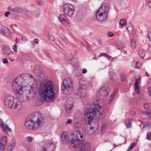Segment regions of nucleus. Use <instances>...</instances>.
Listing matches in <instances>:
<instances>
[{"mask_svg": "<svg viewBox=\"0 0 151 151\" xmlns=\"http://www.w3.org/2000/svg\"><path fill=\"white\" fill-rule=\"evenodd\" d=\"M150 105V103H147L144 105V107L146 109H148Z\"/></svg>", "mask_w": 151, "mask_h": 151, "instance_id": "nucleus-42", "label": "nucleus"}, {"mask_svg": "<svg viewBox=\"0 0 151 151\" xmlns=\"http://www.w3.org/2000/svg\"><path fill=\"white\" fill-rule=\"evenodd\" d=\"M135 143L134 142H133L131 144H130L127 150V151L132 149L133 147L135 145Z\"/></svg>", "mask_w": 151, "mask_h": 151, "instance_id": "nucleus-34", "label": "nucleus"}, {"mask_svg": "<svg viewBox=\"0 0 151 151\" xmlns=\"http://www.w3.org/2000/svg\"><path fill=\"white\" fill-rule=\"evenodd\" d=\"M109 10L108 5L106 3L103 4L95 12L96 20L101 22L106 19L108 18Z\"/></svg>", "mask_w": 151, "mask_h": 151, "instance_id": "nucleus-5", "label": "nucleus"}, {"mask_svg": "<svg viewBox=\"0 0 151 151\" xmlns=\"http://www.w3.org/2000/svg\"><path fill=\"white\" fill-rule=\"evenodd\" d=\"M5 146L0 144V151H3L4 150V148Z\"/></svg>", "mask_w": 151, "mask_h": 151, "instance_id": "nucleus-45", "label": "nucleus"}, {"mask_svg": "<svg viewBox=\"0 0 151 151\" xmlns=\"http://www.w3.org/2000/svg\"><path fill=\"white\" fill-rule=\"evenodd\" d=\"M75 121L76 122L75 123V127L76 128H78L80 126V122L81 121V119L79 117H76L75 119Z\"/></svg>", "mask_w": 151, "mask_h": 151, "instance_id": "nucleus-20", "label": "nucleus"}, {"mask_svg": "<svg viewBox=\"0 0 151 151\" xmlns=\"http://www.w3.org/2000/svg\"><path fill=\"white\" fill-rule=\"evenodd\" d=\"M132 121V120L131 119L127 120L125 121V124L127 128H129L131 127V123Z\"/></svg>", "mask_w": 151, "mask_h": 151, "instance_id": "nucleus-25", "label": "nucleus"}, {"mask_svg": "<svg viewBox=\"0 0 151 151\" xmlns=\"http://www.w3.org/2000/svg\"><path fill=\"white\" fill-rule=\"evenodd\" d=\"M1 52L6 56H9L12 53V51L10 48L7 46H3Z\"/></svg>", "mask_w": 151, "mask_h": 151, "instance_id": "nucleus-14", "label": "nucleus"}, {"mask_svg": "<svg viewBox=\"0 0 151 151\" xmlns=\"http://www.w3.org/2000/svg\"><path fill=\"white\" fill-rule=\"evenodd\" d=\"M74 100L73 98H70L68 99L65 104V110L67 113L70 114L73 111L74 108Z\"/></svg>", "mask_w": 151, "mask_h": 151, "instance_id": "nucleus-9", "label": "nucleus"}, {"mask_svg": "<svg viewBox=\"0 0 151 151\" xmlns=\"http://www.w3.org/2000/svg\"><path fill=\"white\" fill-rule=\"evenodd\" d=\"M16 8H13V9H9L10 11H12V12H16Z\"/></svg>", "mask_w": 151, "mask_h": 151, "instance_id": "nucleus-64", "label": "nucleus"}, {"mask_svg": "<svg viewBox=\"0 0 151 151\" xmlns=\"http://www.w3.org/2000/svg\"><path fill=\"white\" fill-rule=\"evenodd\" d=\"M102 56H104L107 57L109 60H110L111 56L109 55L108 54L105 53H102L100 54L99 55V57H101Z\"/></svg>", "mask_w": 151, "mask_h": 151, "instance_id": "nucleus-31", "label": "nucleus"}, {"mask_svg": "<svg viewBox=\"0 0 151 151\" xmlns=\"http://www.w3.org/2000/svg\"><path fill=\"white\" fill-rule=\"evenodd\" d=\"M145 124H146V126L147 127L148 126H151V123L149 122L146 123Z\"/></svg>", "mask_w": 151, "mask_h": 151, "instance_id": "nucleus-57", "label": "nucleus"}, {"mask_svg": "<svg viewBox=\"0 0 151 151\" xmlns=\"http://www.w3.org/2000/svg\"><path fill=\"white\" fill-rule=\"evenodd\" d=\"M145 115L148 117L150 116V114L148 112H146L145 113Z\"/></svg>", "mask_w": 151, "mask_h": 151, "instance_id": "nucleus-62", "label": "nucleus"}, {"mask_svg": "<svg viewBox=\"0 0 151 151\" xmlns=\"http://www.w3.org/2000/svg\"><path fill=\"white\" fill-rule=\"evenodd\" d=\"M106 125H103L101 127V131L102 132H104L106 130Z\"/></svg>", "mask_w": 151, "mask_h": 151, "instance_id": "nucleus-41", "label": "nucleus"}, {"mask_svg": "<svg viewBox=\"0 0 151 151\" xmlns=\"http://www.w3.org/2000/svg\"><path fill=\"white\" fill-rule=\"evenodd\" d=\"M139 55L142 58H143L145 55V52L143 50H140L139 52Z\"/></svg>", "mask_w": 151, "mask_h": 151, "instance_id": "nucleus-30", "label": "nucleus"}, {"mask_svg": "<svg viewBox=\"0 0 151 151\" xmlns=\"http://www.w3.org/2000/svg\"><path fill=\"white\" fill-rule=\"evenodd\" d=\"M22 107V105L21 102L16 99L10 109H14L16 111H19L21 109Z\"/></svg>", "mask_w": 151, "mask_h": 151, "instance_id": "nucleus-12", "label": "nucleus"}, {"mask_svg": "<svg viewBox=\"0 0 151 151\" xmlns=\"http://www.w3.org/2000/svg\"><path fill=\"white\" fill-rule=\"evenodd\" d=\"M141 99H142V98H141L139 96H138L137 97V100H136L137 102L139 101L140 100H141Z\"/></svg>", "mask_w": 151, "mask_h": 151, "instance_id": "nucleus-54", "label": "nucleus"}, {"mask_svg": "<svg viewBox=\"0 0 151 151\" xmlns=\"http://www.w3.org/2000/svg\"><path fill=\"white\" fill-rule=\"evenodd\" d=\"M45 119L42 115L37 113L33 115L29 120L25 122V126L27 129L35 131L40 128L44 123Z\"/></svg>", "mask_w": 151, "mask_h": 151, "instance_id": "nucleus-4", "label": "nucleus"}, {"mask_svg": "<svg viewBox=\"0 0 151 151\" xmlns=\"http://www.w3.org/2000/svg\"><path fill=\"white\" fill-rule=\"evenodd\" d=\"M147 50L149 52H151V45H150L148 47Z\"/></svg>", "mask_w": 151, "mask_h": 151, "instance_id": "nucleus-60", "label": "nucleus"}, {"mask_svg": "<svg viewBox=\"0 0 151 151\" xmlns=\"http://www.w3.org/2000/svg\"><path fill=\"white\" fill-rule=\"evenodd\" d=\"M16 98L11 96H8L4 99V104L7 107L11 108Z\"/></svg>", "mask_w": 151, "mask_h": 151, "instance_id": "nucleus-11", "label": "nucleus"}, {"mask_svg": "<svg viewBox=\"0 0 151 151\" xmlns=\"http://www.w3.org/2000/svg\"><path fill=\"white\" fill-rule=\"evenodd\" d=\"M34 72L36 75L38 76H40V74H41V73L40 70L37 69L35 70Z\"/></svg>", "mask_w": 151, "mask_h": 151, "instance_id": "nucleus-35", "label": "nucleus"}, {"mask_svg": "<svg viewBox=\"0 0 151 151\" xmlns=\"http://www.w3.org/2000/svg\"><path fill=\"white\" fill-rule=\"evenodd\" d=\"M145 75L147 77H149L150 75L148 74L147 72H146L145 73Z\"/></svg>", "mask_w": 151, "mask_h": 151, "instance_id": "nucleus-63", "label": "nucleus"}, {"mask_svg": "<svg viewBox=\"0 0 151 151\" xmlns=\"http://www.w3.org/2000/svg\"><path fill=\"white\" fill-rule=\"evenodd\" d=\"M121 80L122 81H124L126 80V76L124 75H122L121 76Z\"/></svg>", "mask_w": 151, "mask_h": 151, "instance_id": "nucleus-44", "label": "nucleus"}, {"mask_svg": "<svg viewBox=\"0 0 151 151\" xmlns=\"http://www.w3.org/2000/svg\"><path fill=\"white\" fill-rule=\"evenodd\" d=\"M96 130H94L93 128L90 127L88 130V133L89 134L91 135L94 133Z\"/></svg>", "mask_w": 151, "mask_h": 151, "instance_id": "nucleus-27", "label": "nucleus"}, {"mask_svg": "<svg viewBox=\"0 0 151 151\" xmlns=\"http://www.w3.org/2000/svg\"><path fill=\"white\" fill-rule=\"evenodd\" d=\"M108 89L107 86H103L99 89L96 92L97 97L103 99L104 97H107L108 95Z\"/></svg>", "mask_w": 151, "mask_h": 151, "instance_id": "nucleus-8", "label": "nucleus"}, {"mask_svg": "<svg viewBox=\"0 0 151 151\" xmlns=\"http://www.w3.org/2000/svg\"><path fill=\"white\" fill-rule=\"evenodd\" d=\"M0 126L3 131H5V129H6L9 132L11 131V129L10 128H9L8 126L6 125L5 127L2 121L1 122L0 121Z\"/></svg>", "mask_w": 151, "mask_h": 151, "instance_id": "nucleus-22", "label": "nucleus"}, {"mask_svg": "<svg viewBox=\"0 0 151 151\" xmlns=\"http://www.w3.org/2000/svg\"><path fill=\"white\" fill-rule=\"evenodd\" d=\"M2 62L4 64H7L8 63V61L5 58H4L2 60Z\"/></svg>", "mask_w": 151, "mask_h": 151, "instance_id": "nucleus-39", "label": "nucleus"}, {"mask_svg": "<svg viewBox=\"0 0 151 151\" xmlns=\"http://www.w3.org/2000/svg\"><path fill=\"white\" fill-rule=\"evenodd\" d=\"M70 139V136L67 132H64L61 137V140L63 144L69 142Z\"/></svg>", "mask_w": 151, "mask_h": 151, "instance_id": "nucleus-13", "label": "nucleus"}, {"mask_svg": "<svg viewBox=\"0 0 151 151\" xmlns=\"http://www.w3.org/2000/svg\"><path fill=\"white\" fill-rule=\"evenodd\" d=\"M34 42L37 44L38 43V40L37 38H35L34 40Z\"/></svg>", "mask_w": 151, "mask_h": 151, "instance_id": "nucleus-53", "label": "nucleus"}, {"mask_svg": "<svg viewBox=\"0 0 151 151\" xmlns=\"http://www.w3.org/2000/svg\"><path fill=\"white\" fill-rule=\"evenodd\" d=\"M127 30L130 34L132 33L133 31V28L130 27H127Z\"/></svg>", "mask_w": 151, "mask_h": 151, "instance_id": "nucleus-36", "label": "nucleus"}, {"mask_svg": "<svg viewBox=\"0 0 151 151\" xmlns=\"http://www.w3.org/2000/svg\"><path fill=\"white\" fill-rule=\"evenodd\" d=\"M34 81L32 76L28 74H22L18 76L13 81L12 88L17 97L22 96L23 89L27 86L31 81Z\"/></svg>", "mask_w": 151, "mask_h": 151, "instance_id": "nucleus-2", "label": "nucleus"}, {"mask_svg": "<svg viewBox=\"0 0 151 151\" xmlns=\"http://www.w3.org/2000/svg\"><path fill=\"white\" fill-rule=\"evenodd\" d=\"M55 86L50 81H42L38 88V93L44 100L47 101H52L55 98V93L54 90Z\"/></svg>", "mask_w": 151, "mask_h": 151, "instance_id": "nucleus-3", "label": "nucleus"}, {"mask_svg": "<svg viewBox=\"0 0 151 151\" xmlns=\"http://www.w3.org/2000/svg\"><path fill=\"white\" fill-rule=\"evenodd\" d=\"M119 24L122 26L125 25L126 24L125 20L124 19L121 20L120 21Z\"/></svg>", "mask_w": 151, "mask_h": 151, "instance_id": "nucleus-32", "label": "nucleus"}, {"mask_svg": "<svg viewBox=\"0 0 151 151\" xmlns=\"http://www.w3.org/2000/svg\"><path fill=\"white\" fill-rule=\"evenodd\" d=\"M141 79L140 77L137 78L135 83V92L137 94L139 93L140 92V90L139 88L138 84L141 83Z\"/></svg>", "mask_w": 151, "mask_h": 151, "instance_id": "nucleus-17", "label": "nucleus"}, {"mask_svg": "<svg viewBox=\"0 0 151 151\" xmlns=\"http://www.w3.org/2000/svg\"><path fill=\"white\" fill-rule=\"evenodd\" d=\"M88 49V51H90L91 50V46L90 45V46H88V47H86Z\"/></svg>", "mask_w": 151, "mask_h": 151, "instance_id": "nucleus-59", "label": "nucleus"}, {"mask_svg": "<svg viewBox=\"0 0 151 151\" xmlns=\"http://www.w3.org/2000/svg\"><path fill=\"white\" fill-rule=\"evenodd\" d=\"M10 13V12L9 11H7L4 14V16L6 17H8V14H9Z\"/></svg>", "mask_w": 151, "mask_h": 151, "instance_id": "nucleus-51", "label": "nucleus"}, {"mask_svg": "<svg viewBox=\"0 0 151 151\" xmlns=\"http://www.w3.org/2000/svg\"><path fill=\"white\" fill-rule=\"evenodd\" d=\"M138 63H139V62H137V63H136V65H135V68H138V69H139V67L138 66Z\"/></svg>", "mask_w": 151, "mask_h": 151, "instance_id": "nucleus-58", "label": "nucleus"}, {"mask_svg": "<svg viewBox=\"0 0 151 151\" xmlns=\"http://www.w3.org/2000/svg\"><path fill=\"white\" fill-rule=\"evenodd\" d=\"M147 6L149 8H151V1H149L148 3Z\"/></svg>", "mask_w": 151, "mask_h": 151, "instance_id": "nucleus-56", "label": "nucleus"}, {"mask_svg": "<svg viewBox=\"0 0 151 151\" xmlns=\"http://www.w3.org/2000/svg\"><path fill=\"white\" fill-rule=\"evenodd\" d=\"M72 121L71 119H69L68 121L65 123V125H67L68 124H71L72 123Z\"/></svg>", "mask_w": 151, "mask_h": 151, "instance_id": "nucleus-46", "label": "nucleus"}, {"mask_svg": "<svg viewBox=\"0 0 151 151\" xmlns=\"http://www.w3.org/2000/svg\"><path fill=\"white\" fill-rule=\"evenodd\" d=\"M86 88L82 85L79 86L77 91V94L80 96H84L86 92Z\"/></svg>", "mask_w": 151, "mask_h": 151, "instance_id": "nucleus-15", "label": "nucleus"}, {"mask_svg": "<svg viewBox=\"0 0 151 151\" xmlns=\"http://www.w3.org/2000/svg\"><path fill=\"white\" fill-rule=\"evenodd\" d=\"M22 40L24 41H27V37L25 36L22 37Z\"/></svg>", "mask_w": 151, "mask_h": 151, "instance_id": "nucleus-52", "label": "nucleus"}, {"mask_svg": "<svg viewBox=\"0 0 151 151\" xmlns=\"http://www.w3.org/2000/svg\"><path fill=\"white\" fill-rule=\"evenodd\" d=\"M16 145L14 140H12L9 144L7 151H12Z\"/></svg>", "mask_w": 151, "mask_h": 151, "instance_id": "nucleus-19", "label": "nucleus"}, {"mask_svg": "<svg viewBox=\"0 0 151 151\" xmlns=\"http://www.w3.org/2000/svg\"><path fill=\"white\" fill-rule=\"evenodd\" d=\"M55 148V145L54 144L51 142H47L42 147L41 151H53Z\"/></svg>", "mask_w": 151, "mask_h": 151, "instance_id": "nucleus-10", "label": "nucleus"}, {"mask_svg": "<svg viewBox=\"0 0 151 151\" xmlns=\"http://www.w3.org/2000/svg\"><path fill=\"white\" fill-rule=\"evenodd\" d=\"M147 37L150 40L151 42V32H148Z\"/></svg>", "mask_w": 151, "mask_h": 151, "instance_id": "nucleus-47", "label": "nucleus"}, {"mask_svg": "<svg viewBox=\"0 0 151 151\" xmlns=\"http://www.w3.org/2000/svg\"><path fill=\"white\" fill-rule=\"evenodd\" d=\"M94 105V108H90L84 111V121L85 123L90 124L91 127L97 130L99 128V124L98 120H94V119L98 116L99 118L97 119H100L99 116H101L102 115L104 104L101 100H97L96 104Z\"/></svg>", "mask_w": 151, "mask_h": 151, "instance_id": "nucleus-1", "label": "nucleus"}, {"mask_svg": "<svg viewBox=\"0 0 151 151\" xmlns=\"http://www.w3.org/2000/svg\"><path fill=\"white\" fill-rule=\"evenodd\" d=\"M77 61V59L76 58H73L71 59L69 61V63L72 65H74L76 62Z\"/></svg>", "mask_w": 151, "mask_h": 151, "instance_id": "nucleus-29", "label": "nucleus"}, {"mask_svg": "<svg viewBox=\"0 0 151 151\" xmlns=\"http://www.w3.org/2000/svg\"><path fill=\"white\" fill-rule=\"evenodd\" d=\"M7 138L5 136H3L0 139V144L6 145L7 142Z\"/></svg>", "mask_w": 151, "mask_h": 151, "instance_id": "nucleus-24", "label": "nucleus"}, {"mask_svg": "<svg viewBox=\"0 0 151 151\" xmlns=\"http://www.w3.org/2000/svg\"><path fill=\"white\" fill-rule=\"evenodd\" d=\"M82 44L83 45L86 46V47H88V46H90V45L86 41H84L83 42H82Z\"/></svg>", "mask_w": 151, "mask_h": 151, "instance_id": "nucleus-40", "label": "nucleus"}, {"mask_svg": "<svg viewBox=\"0 0 151 151\" xmlns=\"http://www.w3.org/2000/svg\"><path fill=\"white\" fill-rule=\"evenodd\" d=\"M87 71L86 69H83L82 70V72L83 74H85L86 73Z\"/></svg>", "mask_w": 151, "mask_h": 151, "instance_id": "nucleus-55", "label": "nucleus"}, {"mask_svg": "<svg viewBox=\"0 0 151 151\" xmlns=\"http://www.w3.org/2000/svg\"><path fill=\"white\" fill-rule=\"evenodd\" d=\"M26 140L28 142L30 143L33 141V139L30 136H28L27 137Z\"/></svg>", "mask_w": 151, "mask_h": 151, "instance_id": "nucleus-33", "label": "nucleus"}, {"mask_svg": "<svg viewBox=\"0 0 151 151\" xmlns=\"http://www.w3.org/2000/svg\"><path fill=\"white\" fill-rule=\"evenodd\" d=\"M16 12H17L19 13H21L22 12L23 10L20 8L17 7L16 8Z\"/></svg>", "mask_w": 151, "mask_h": 151, "instance_id": "nucleus-37", "label": "nucleus"}, {"mask_svg": "<svg viewBox=\"0 0 151 151\" xmlns=\"http://www.w3.org/2000/svg\"><path fill=\"white\" fill-rule=\"evenodd\" d=\"M99 44L100 45H102V44H103V41L101 40H99Z\"/></svg>", "mask_w": 151, "mask_h": 151, "instance_id": "nucleus-61", "label": "nucleus"}, {"mask_svg": "<svg viewBox=\"0 0 151 151\" xmlns=\"http://www.w3.org/2000/svg\"><path fill=\"white\" fill-rule=\"evenodd\" d=\"M137 44V41L135 39L133 38L131 40L130 45L132 49L135 48L136 47Z\"/></svg>", "mask_w": 151, "mask_h": 151, "instance_id": "nucleus-23", "label": "nucleus"}, {"mask_svg": "<svg viewBox=\"0 0 151 151\" xmlns=\"http://www.w3.org/2000/svg\"><path fill=\"white\" fill-rule=\"evenodd\" d=\"M80 84L84 87L86 89L89 87H91L92 85L89 82L86 80H81L80 81Z\"/></svg>", "mask_w": 151, "mask_h": 151, "instance_id": "nucleus-18", "label": "nucleus"}, {"mask_svg": "<svg viewBox=\"0 0 151 151\" xmlns=\"http://www.w3.org/2000/svg\"><path fill=\"white\" fill-rule=\"evenodd\" d=\"M116 93V92H114V93H112L111 95V96L109 98V100L108 101L107 103L109 104H110L111 103V102L114 100V98L115 96V94Z\"/></svg>", "mask_w": 151, "mask_h": 151, "instance_id": "nucleus-26", "label": "nucleus"}, {"mask_svg": "<svg viewBox=\"0 0 151 151\" xmlns=\"http://www.w3.org/2000/svg\"><path fill=\"white\" fill-rule=\"evenodd\" d=\"M59 19L60 21H64L66 23L68 22L67 17L63 14L60 15L59 17Z\"/></svg>", "mask_w": 151, "mask_h": 151, "instance_id": "nucleus-21", "label": "nucleus"}, {"mask_svg": "<svg viewBox=\"0 0 151 151\" xmlns=\"http://www.w3.org/2000/svg\"><path fill=\"white\" fill-rule=\"evenodd\" d=\"M117 46L119 50H121L124 48L125 46L124 44L122 42L118 43L117 44Z\"/></svg>", "mask_w": 151, "mask_h": 151, "instance_id": "nucleus-28", "label": "nucleus"}, {"mask_svg": "<svg viewBox=\"0 0 151 151\" xmlns=\"http://www.w3.org/2000/svg\"><path fill=\"white\" fill-rule=\"evenodd\" d=\"M0 32L1 34L6 36L9 35L11 33L9 29L7 28L4 26L1 27Z\"/></svg>", "mask_w": 151, "mask_h": 151, "instance_id": "nucleus-16", "label": "nucleus"}, {"mask_svg": "<svg viewBox=\"0 0 151 151\" xmlns=\"http://www.w3.org/2000/svg\"><path fill=\"white\" fill-rule=\"evenodd\" d=\"M49 39L50 41H54L55 40V38L54 37L51 35L50 36H49Z\"/></svg>", "mask_w": 151, "mask_h": 151, "instance_id": "nucleus-49", "label": "nucleus"}, {"mask_svg": "<svg viewBox=\"0 0 151 151\" xmlns=\"http://www.w3.org/2000/svg\"><path fill=\"white\" fill-rule=\"evenodd\" d=\"M151 138V132H148L147 133V135L146 139L148 140H150Z\"/></svg>", "mask_w": 151, "mask_h": 151, "instance_id": "nucleus-38", "label": "nucleus"}, {"mask_svg": "<svg viewBox=\"0 0 151 151\" xmlns=\"http://www.w3.org/2000/svg\"><path fill=\"white\" fill-rule=\"evenodd\" d=\"M63 10L64 13L69 17H71L75 12L73 5L68 4H64Z\"/></svg>", "mask_w": 151, "mask_h": 151, "instance_id": "nucleus-7", "label": "nucleus"}, {"mask_svg": "<svg viewBox=\"0 0 151 151\" xmlns=\"http://www.w3.org/2000/svg\"><path fill=\"white\" fill-rule=\"evenodd\" d=\"M73 85L72 80L69 78L64 79L63 81L61 89L62 92L65 95L70 93L73 89Z\"/></svg>", "mask_w": 151, "mask_h": 151, "instance_id": "nucleus-6", "label": "nucleus"}, {"mask_svg": "<svg viewBox=\"0 0 151 151\" xmlns=\"http://www.w3.org/2000/svg\"><path fill=\"white\" fill-rule=\"evenodd\" d=\"M148 93L149 96H151V87H150L148 88Z\"/></svg>", "mask_w": 151, "mask_h": 151, "instance_id": "nucleus-48", "label": "nucleus"}, {"mask_svg": "<svg viewBox=\"0 0 151 151\" xmlns=\"http://www.w3.org/2000/svg\"><path fill=\"white\" fill-rule=\"evenodd\" d=\"M108 35L110 37H113L114 35V34L111 32H108Z\"/></svg>", "mask_w": 151, "mask_h": 151, "instance_id": "nucleus-50", "label": "nucleus"}, {"mask_svg": "<svg viewBox=\"0 0 151 151\" xmlns=\"http://www.w3.org/2000/svg\"><path fill=\"white\" fill-rule=\"evenodd\" d=\"M12 49L15 52H17V44L14 45L12 47Z\"/></svg>", "mask_w": 151, "mask_h": 151, "instance_id": "nucleus-43", "label": "nucleus"}]
</instances>
